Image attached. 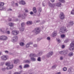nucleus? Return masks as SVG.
Instances as JSON below:
<instances>
[{"instance_id": "1", "label": "nucleus", "mask_w": 74, "mask_h": 74, "mask_svg": "<svg viewBox=\"0 0 74 74\" xmlns=\"http://www.w3.org/2000/svg\"><path fill=\"white\" fill-rule=\"evenodd\" d=\"M68 30L66 29V27H63L60 28V32H61V33H64V32H67Z\"/></svg>"}, {"instance_id": "2", "label": "nucleus", "mask_w": 74, "mask_h": 74, "mask_svg": "<svg viewBox=\"0 0 74 74\" xmlns=\"http://www.w3.org/2000/svg\"><path fill=\"white\" fill-rule=\"evenodd\" d=\"M40 55H41V53L39 52L37 55L33 53H31L29 55V56L31 58H34V57H37L38 56H40Z\"/></svg>"}, {"instance_id": "3", "label": "nucleus", "mask_w": 74, "mask_h": 74, "mask_svg": "<svg viewBox=\"0 0 74 74\" xmlns=\"http://www.w3.org/2000/svg\"><path fill=\"white\" fill-rule=\"evenodd\" d=\"M5 65L8 66V67L6 68L7 70H9V69H12L14 66L13 64L10 65V64L9 62L6 63Z\"/></svg>"}, {"instance_id": "4", "label": "nucleus", "mask_w": 74, "mask_h": 74, "mask_svg": "<svg viewBox=\"0 0 74 74\" xmlns=\"http://www.w3.org/2000/svg\"><path fill=\"white\" fill-rule=\"evenodd\" d=\"M32 32L36 34H38V33H39L40 32V30L39 29V28H38L37 27L35 28L34 30Z\"/></svg>"}, {"instance_id": "5", "label": "nucleus", "mask_w": 74, "mask_h": 74, "mask_svg": "<svg viewBox=\"0 0 74 74\" xmlns=\"http://www.w3.org/2000/svg\"><path fill=\"white\" fill-rule=\"evenodd\" d=\"M71 47H70V51L74 50V41H73L70 44Z\"/></svg>"}, {"instance_id": "6", "label": "nucleus", "mask_w": 74, "mask_h": 74, "mask_svg": "<svg viewBox=\"0 0 74 74\" xmlns=\"http://www.w3.org/2000/svg\"><path fill=\"white\" fill-rule=\"evenodd\" d=\"M21 28L20 29V30L21 32H23L24 31L25 29V27L24 26L25 25V23H23L21 24Z\"/></svg>"}, {"instance_id": "7", "label": "nucleus", "mask_w": 74, "mask_h": 74, "mask_svg": "<svg viewBox=\"0 0 74 74\" xmlns=\"http://www.w3.org/2000/svg\"><path fill=\"white\" fill-rule=\"evenodd\" d=\"M19 33V32L18 31L13 30L12 31V34H13V35H16L18 34Z\"/></svg>"}, {"instance_id": "8", "label": "nucleus", "mask_w": 74, "mask_h": 74, "mask_svg": "<svg viewBox=\"0 0 74 74\" xmlns=\"http://www.w3.org/2000/svg\"><path fill=\"white\" fill-rule=\"evenodd\" d=\"M8 38L7 37L4 35L0 37V40H7Z\"/></svg>"}, {"instance_id": "9", "label": "nucleus", "mask_w": 74, "mask_h": 74, "mask_svg": "<svg viewBox=\"0 0 74 74\" xmlns=\"http://www.w3.org/2000/svg\"><path fill=\"white\" fill-rule=\"evenodd\" d=\"M53 55V52L52 51H50L48 53L46 56H45L47 58H50V56H51Z\"/></svg>"}, {"instance_id": "10", "label": "nucleus", "mask_w": 74, "mask_h": 74, "mask_svg": "<svg viewBox=\"0 0 74 74\" xmlns=\"http://www.w3.org/2000/svg\"><path fill=\"white\" fill-rule=\"evenodd\" d=\"M60 18L61 19H64V15L63 13L61 12L60 15Z\"/></svg>"}, {"instance_id": "11", "label": "nucleus", "mask_w": 74, "mask_h": 74, "mask_svg": "<svg viewBox=\"0 0 74 74\" xmlns=\"http://www.w3.org/2000/svg\"><path fill=\"white\" fill-rule=\"evenodd\" d=\"M13 42H16L18 40V36H14L13 38Z\"/></svg>"}, {"instance_id": "12", "label": "nucleus", "mask_w": 74, "mask_h": 74, "mask_svg": "<svg viewBox=\"0 0 74 74\" xmlns=\"http://www.w3.org/2000/svg\"><path fill=\"white\" fill-rule=\"evenodd\" d=\"M58 33L56 31H54V32L52 33L51 36L53 37H55L56 36H57Z\"/></svg>"}, {"instance_id": "13", "label": "nucleus", "mask_w": 74, "mask_h": 74, "mask_svg": "<svg viewBox=\"0 0 74 74\" xmlns=\"http://www.w3.org/2000/svg\"><path fill=\"white\" fill-rule=\"evenodd\" d=\"M1 59L3 60H6L7 59V58L6 56H3L1 57Z\"/></svg>"}, {"instance_id": "14", "label": "nucleus", "mask_w": 74, "mask_h": 74, "mask_svg": "<svg viewBox=\"0 0 74 74\" xmlns=\"http://www.w3.org/2000/svg\"><path fill=\"white\" fill-rule=\"evenodd\" d=\"M18 18H21V17L23 19H24L25 18V14L22 15L21 14H19L18 15Z\"/></svg>"}, {"instance_id": "15", "label": "nucleus", "mask_w": 74, "mask_h": 74, "mask_svg": "<svg viewBox=\"0 0 74 74\" xmlns=\"http://www.w3.org/2000/svg\"><path fill=\"white\" fill-rule=\"evenodd\" d=\"M19 3L20 4H23V5H25V4H26L25 2V1L23 0H22L20 1L19 2Z\"/></svg>"}, {"instance_id": "16", "label": "nucleus", "mask_w": 74, "mask_h": 74, "mask_svg": "<svg viewBox=\"0 0 74 74\" xmlns=\"http://www.w3.org/2000/svg\"><path fill=\"white\" fill-rule=\"evenodd\" d=\"M49 5L51 7H54V6H55V5L54 4H52L50 3H49Z\"/></svg>"}, {"instance_id": "17", "label": "nucleus", "mask_w": 74, "mask_h": 74, "mask_svg": "<svg viewBox=\"0 0 74 74\" xmlns=\"http://www.w3.org/2000/svg\"><path fill=\"white\" fill-rule=\"evenodd\" d=\"M64 55H67L69 53V51L67 50H65L63 51Z\"/></svg>"}, {"instance_id": "18", "label": "nucleus", "mask_w": 74, "mask_h": 74, "mask_svg": "<svg viewBox=\"0 0 74 74\" xmlns=\"http://www.w3.org/2000/svg\"><path fill=\"white\" fill-rule=\"evenodd\" d=\"M56 5L57 7H61V3H56Z\"/></svg>"}, {"instance_id": "19", "label": "nucleus", "mask_w": 74, "mask_h": 74, "mask_svg": "<svg viewBox=\"0 0 74 74\" xmlns=\"http://www.w3.org/2000/svg\"><path fill=\"white\" fill-rule=\"evenodd\" d=\"M30 59L31 61H32V62H35L36 60V59L34 57L30 58Z\"/></svg>"}, {"instance_id": "20", "label": "nucleus", "mask_w": 74, "mask_h": 74, "mask_svg": "<svg viewBox=\"0 0 74 74\" xmlns=\"http://www.w3.org/2000/svg\"><path fill=\"white\" fill-rule=\"evenodd\" d=\"M0 32L4 33L5 32V29L4 28H2L1 29H0Z\"/></svg>"}, {"instance_id": "21", "label": "nucleus", "mask_w": 74, "mask_h": 74, "mask_svg": "<svg viewBox=\"0 0 74 74\" xmlns=\"http://www.w3.org/2000/svg\"><path fill=\"white\" fill-rule=\"evenodd\" d=\"M38 12H42V8L41 7H39L38 8Z\"/></svg>"}, {"instance_id": "22", "label": "nucleus", "mask_w": 74, "mask_h": 74, "mask_svg": "<svg viewBox=\"0 0 74 74\" xmlns=\"http://www.w3.org/2000/svg\"><path fill=\"white\" fill-rule=\"evenodd\" d=\"M33 10L34 13H37V10H36V7H34L33 8Z\"/></svg>"}, {"instance_id": "23", "label": "nucleus", "mask_w": 74, "mask_h": 74, "mask_svg": "<svg viewBox=\"0 0 74 74\" xmlns=\"http://www.w3.org/2000/svg\"><path fill=\"white\" fill-rule=\"evenodd\" d=\"M73 22L72 21H71L69 23V25L70 26H71L73 25Z\"/></svg>"}, {"instance_id": "24", "label": "nucleus", "mask_w": 74, "mask_h": 74, "mask_svg": "<svg viewBox=\"0 0 74 74\" xmlns=\"http://www.w3.org/2000/svg\"><path fill=\"white\" fill-rule=\"evenodd\" d=\"M32 23V21H28L26 23L27 25H31Z\"/></svg>"}, {"instance_id": "25", "label": "nucleus", "mask_w": 74, "mask_h": 74, "mask_svg": "<svg viewBox=\"0 0 74 74\" xmlns=\"http://www.w3.org/2000/svg\"><path fill=\"white\" fill-rule=\"evenodd\" d=\"M69 56H73V53L72 52H70L68 54Z\"/></svg>"}, {"instance_id": "26", "label": "nucleus", "mask_w": 74, "mask_h": 74, "mask_svg": "<svg viewBox=\"0 0 74 74\" xmlns=\"http://www.w3.org/2000/svg\"><path fill=\"white\" fill-rule=\"evenodd\" d=\"M24 62L25 63H30V61L29 60H25L24 61Z\"/></svg>"}, {"instance_id": "27", "label": "nucleus", "mask_w": 74, "mask_h": 74, "mask_svg": "<svg viewBox=\"0 0 74 74\" xmlns=\"http://www.w3.org/2000/svg\"><path fill=\"white\" fill-rule=\"evenodd\" d=\"M20 45H21V46L23 47V46H24V45H25V44H24V43L23 42H21L20 43Z\"/></svg>"}, {"instance_id": "28", "label": "nucleus", "mask_w": 74, "mask_h": 74, "mask_svg": "<svg viewBox=\"0 0 74 74\" xmlns=\"http://www.w3.org/2000/svg\"><path fill=\"white\" fill-rule=\"evenodd\" d=\"M4 5V3L3 2L0 3V7H3V5Z\"/></svg>"}, {"instance_id": "29", "label": "nucleus", "mask_w": 74, "mask_h": 74, "mask_svg": "<svg viewBox=\"0 0 74 74\" xmlns=\"http://www.w3.org/2000/svg\"><path fill=\"white\" fill-rule=\"evenodd\" d=\"M29 67V65L27 64H26L25 65H24V68H27V67Z\"/></svg>"}, {"instance_id": "30", "label": "nucleus", "mask_w": 74, "mask_h": 74, "mask_svg": "<svg viewBox=\"0 0 74 74\" xmlns=\"http://www.w3.org/2000/svg\"><path fill=\"white\" fill-rule=\"evenodd\" d=\"M9 25L10 26H14V23H9Z\"/></svg>"}, {"instance_id": "31", "label": "nucleus", "mask_w": 74, "mask_h": 74, "mask_svg": "<svg viewBox=\"0 0 74 74\" xmlns=\"http://www.w3.org/2000/svg\"><path fill=\"white\" fill-rule=\"evenodd\" d=\"M56 66H57V65H53V66H52V69H55L56 68Z\"/></svg>"}, {"instance_id": "32", "label": "nucleus", "mask_w": 74, "mask_h": 74, "mask_svg": "<svg viewBox=\"0 0 74 74\" xmlns=\"http://www.w3.org/2000/svg\"><path fill=\"white\" fill-rule=\"evenodd\" d=\"M30 43H27L26 45V48H28V47H29V46H30Z\"/></svg>"}, {"instance_id": "33", "label": "nucleus", "mask_w": 74, "mask_h": 74, "mask_svg": "<svg viewBox=\"0 0 74 74\" xmlns=\"http://www.w3.org/2000/svg\"><path fill=\"white\" fill-rule=\"evenodd\" d=\"M59 53L61 55H64L63 51H59Z\"/></svg>"}, {"instance_id": "34", "label": "nucleus", "mask_w": 74, "mask_h": 74, "mask_svg": "<svg viewBox=\"0 0 74 74\" xmlns=\"http://www.w3.org/2000/svg\"><path fill=\"white\" fill-rule=\"evenodd\" d=\"M37 60L38 62H41V58L40 57H38L37 59Z\"/></svg>"}, {"instance_id": "35", "label": "nucleus", "mask_w": 74, "mask_h": 74, "mask_svg": "<svg viewBox=\"0 0 74 74\" xmlns=\"http://www.w3.org/2000/svg\"><path fill=\"white\" fill-rule=\"evenodd\" d=\"M63 71H66V70H67V68H66V67H64V68H63Z\"/></svg>"}, {"instance_id": "36", "label": "nucleus", "mask_w": 74, "mask_h": 74, "mask_svg": "<svg viewBox=\"0 0 74 74\" xmlns=\"http://www.w3.org/2000/svg\"><path fill=\"white\" fill-rule=\"evenodd\" d=\"M68 71V72H69V73H70L71 72V69H69Z\"/></svg>"}, {"instance_id": "37", "label": "nucleus", "mask_w": 74, "mask_h": 74, "mask_svg": "<svg viewBox=\"0 0 74 74\" xmlns=\"http://www.w3.org/2000/svg\"><path fill=\"white\" fill-rule=\"evenodd\" d=\"M61 38H64L65 37V35L64 34L61 35Z\"/></svg>"}, {"instance_id": "38", "label": "nucleus", "mask_w": 74, "mask_h": 74, "mask_svg": "<svg viewBox=\"0 0 74 74\" xmlns=\"http://www.w3.org/2000/svg\"><path fill=\"white\" fill-rule=\"evenodd\" d=\"M4 62H1L0 63V65L1 66H3V65H4Z\"/></svg>"}, {"instance_id": "39", "label": "nucleus", "mask_w": 74, "mask_h": 74, "mask_svg": "<svg viewBox=\"0 0 74 74\" xmlns=\"http://www.w3.org/2000/svg\"><path fill=\"white\" fill-rule=\"evenodd\" d=\"M59 1H61L62 3H64L65 1L64 0H59Z\"/></svg>"}, {"instance_id": "40", "label": "nucleus", "mask_w": 74, "mask_h": 74, "mask_svg": "<svg viewBox=\"0 0 74 74\" xmlns=\"http://www.w3.org/2000/svg\"><path fill=\"white\" fill-rule=\"evenodd\" d=\"M17 62H18V61H17V60H14V63L16 64L17 63Z\"/></svg>"}, {"instance_id": "41", "label": "nucleus", "mask_w": 74, "mask_h": 74, "mask_svg": "<svg viewBox=\"0 0 74 74\" xmlns=\"http://www.w3.org/2000/svg\"><path fill=\"white\" fill-rule=\"evenodd\" d=\"M56 40L58 42H60V40L59 39H56Z\"/></svg>"}, {"instance_id": "42", "label": "nucleus", "mask_w": 74, "mask_h": 74, "mask_svg": "<svg viewBox=\"0 0 74 74\" xmlns=\"http://www.w3.org/2000/svg\"><path fill=\"white\" fill-rule=\"evenodd\" d=\"M41 40V38H38L37 39V41L38 42V41H40V40Z\"/></svg>"}, {"instance_id": "43", "label": "nucleus", "mask_w": 74, "mask_h": 74, "mask_svg": "<svg viewBox=\"0 0 74 74\" xmlns=\"http://www.w3.org/2000/svg\"><path fill=\"white\" fill-rule=\"evenodd\" d=\"M3 10V6H1L0 7V10Z\"/></svg>"}, {"instance_id": "44", "label": "nucleus", "mask_w": 74, "mask_h": 74, "mask_svg": "<svg viewBox=\"0 0 74 74\" xmlns=\"http://www.w3.org/2000/svg\"><path fill=\"white\" fill-rule=\"evenodd\" d=\"M6 69L5 68H2V70L3 71H4Z\"/></svg>"}, {"instance_id": "45", "label": "nucleus", "mask_w": 74, "mask_h": 74, "mask_svg": "<svg viewBox=\"0 0 74 74\" xmlns=\"http://www.w3.org/2000/svg\"><path fill=\"white\" fill-rule=\"evenodd\" d=\"M7 34H10V32L9 31H8L6 32Z\"/></svg>"}, {"instance_id": "46", "label": "nucleus", "mask_w": 74, "mask_h": 74, "mask_svg": "<svg viewBox=\"0 0 74 74\" xmlns=\"http://www.w3.org/2000/svg\"><path fill=\"white\" fill-rule=\"evenodd\" d=\"M45 1H44L43 2L42 4L43 6H45Z\"/></svg>"}, {"instance_id": "47", "label": "nucleus", "mask_w": 74, "mask_h": 74, "mask_svg": "<svg viewBox=\"0 0 74 74\" xmlns=\"http://www.w3.org/2000/svg\"><path fill=\"white\" fill-rule=\"evenodd\" d=\"M38 46L36 44L34 45V47H37Z\"/></svg>"}, {"instance_id": "48", "label": "nucleus", "mask_w": 74, "mask_h": 74, "mask_svg": "<svg viewBox=\"0 0 74 74\" xmlns=\"http://www.w3.org/2000/svg\"><path fill=\"white\" fill-rule=\"evenodd\" d=\"M47 40H50L51 39V38L49 37H48L47 38Z\"/></svg>"}, {"instance_id": "49", "label": "nucleus", "mask_w": 74, "mask_h": 74, "mask_svg": "<svg viewBox=\"0 0 74 74\" xmlns=\"http://www.w3.org/2000/svg\"><path fill=\"white\" fill-rule=\"evenodd\" d=\"M25 12H29V11L27 9H25Z\"/></svg>"}, {"instance_id": "50", "label": "nucleus", "mask_w": 74, "mask_h": 74, "mask_svg": "<svg viewBox=\"0 0 74 74\" xmlns=\"http://www.w3.org/2000/svg\"><path fill=\"white\" fill-rule=\"evenodd\" d=\"M12 5H14V1H13L12 2Z\"/></svg>"}, {"instance_id": "51", "label": "nucleus", "mask_w": 74, "mask_h": 74, "mask_svg": "<svg viewBox=\"0 0 74 74\" xmlns=\"http://www.w3.org/2000/svg\"><path fill=\"white\" fill-rule=\"evenodd\" d=\"M64 47H65L64 45H63L62 46V48H64Z\"/></svg>"}, {"instance_id": "52", "label": "nucleus", "mask_w": 74, "mask_h": 74, "mask_svg": "<svg viewBox=\"0 0 74 74\" xmlns=\"http://www.w3.org/2000/svg\"><path fill=\"white\" fill-rule=\"evenodd\" d=\"M30 14H31V15H33V12H30Z\"/></svg>"}, {"instance_id": "53", "label": "nucleus", "mask_w": 74, "mask_h": 74, "mask_svg": "<svg viewBox=\"0 0 74 74\" xmlns=\"http://www.w3.org/2000/svg\"><path fill=\"white\" fill-rule=\"evenodd\" d=\"M51 1L52 3H53L55 2V0H51Z\"/></svg>"}, {"instance_id": "54", "label": "nucleus", "mask_w": 74, "mask_h": 74, "mask_svg": "<svg viewBox=\"0 0 74 74\" xmlns=\"http://www.w3.org/2000/svg\"><path fill=\"white\" fill-rule=\"evenodd\" d=\"M14 74H20V73L18 72H15L14 73Z\"/></svg>"}, {"instance_id": "55", "label": "nucleus", "mask_w": 74, "mask_h": 74, "mask_svg": "<svg viewBox=\"0 0 74 74\" xmlns=\"http://www.w3.org/2000/svg\"><path fill=\"white\" fill-rule=\"evenodd\" d=\"M15 5H16V6H17V7H18V4L17 3H16Z\"/></svg>"}, {"instance_id": "56", "label": "nucleus", "mask_w": 74, "mask_h": 74, "mask_svg": "<svg viewBox=\"0 0 74 74\" xmlns=\"http://www.w3.org/2000/svg\"><path fill=\"white\" fill-rule=\"evenodd\" d=\"M40 20L36 21V23H38V22H40Z\"/></svg>"}, {"instance_id": "57", "label": "nucleus", "mask_w": 74, "mask_h": 74, "mask_svg": "<svg viewBox=\"0 0 74 74\" xmlns=\"http://www.w3.org/2000/svg\"><path fill=\"white\" fill-rule=\"evenodd\" d=\"M9 21H11V18H8V19Z\"/></svg>"}, {"instance_id": "58", "label": "nucleus", "mask_w": 74, "mask_h": 74, "mask_svg": "<svg viewBox=\"0 0 74 74\" xmlns=\"http://www.w3.org/2000/svg\"><path fill=\"white\" fill-rule=\"evenodd\" d=\"M60 60H63V57H60Z\"/></svg>"}, {"instance_id": "59", "label": "nucleus", "mask_w": 74, "mask_h": 74, "mask_svg": "<svg viewBox=\"0 0 74 74\" xmlns=\"http://www.w3.org/2000/svg\"><path fill=\"white\" fill-rule=\"evenodd\" d=\"M29 43H30V44H33V42H29Z\"/></svg>"}, {"instance_id": "60", "label": "nucleus", "mask_w": 74, "mask_h": 74, "mask_svg": "<svg viewBox=\"0 0 74 74\" xmlns=\"http://www.w3.org/2000/svg\"><path fill=\"white\" fill-rule=\"evenodd\" d=\"M9 74H11V71H9Z\"/></svg>"}, {"instance_id": "61", "label": "nucleus", "mask_w": 74, "mask_h": 74, "mask_svg": "<svg viewBox=\"0 0 74 74\" xmlns=\"http://www.w3.org/2000/svg\"><path fill=\"white\" fill-rule=\"evenodd\" d=\"M5 53H8V51H5Z\"/></svg>"}, {"instance_id": "62", "label": "nucleus", "mask_w": 74, "mask_h": 74, "mask_svg": "<svg viewBox=\"0 0 74 74\" xmlns=\"http://www.w3.org/2000/svg\"><path fill=\"white\" fill-rule=\"evenodd\" d=\"M19 67H20V68H21V69H22V66L20 65L19 66Z\"/></svg>"}, {"instance_id": "63", "label": "nucleus", "mask_w": 74, "mask_h": 74, "mask_svg": "<svg viewBox=\"0 0 74 74\" xmlns=\"http://www.w3.org/2000/svg\"><path fill=\"white\" fill-rule=\"evenodd\" d=\"M42 58L43 59H44V58H45V56H43V57H42Z\"/></svg>"}, {"instance_id": "64", "label": "nucleus", "mask_w": 74, "mask_h": 74, "mask_svg": "<svg viewBox=\"0 0 74 74\" xmlns=\"http://www.w3.org/2000/svg\"><path fill=\"white\" fill-rule=\"evenodd\" d=\"M9 10L10 11H12V9H9Z\"/></svg>"}]
</instances>
